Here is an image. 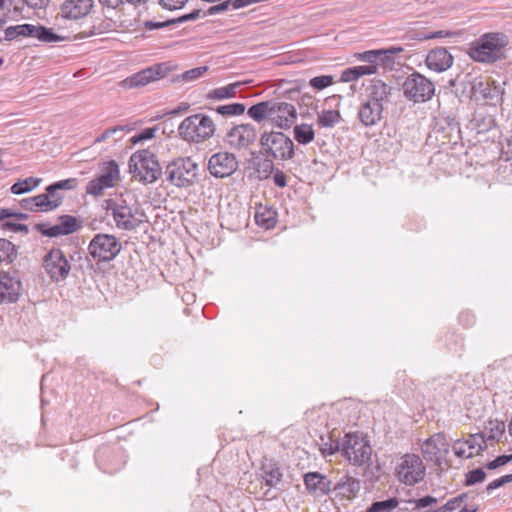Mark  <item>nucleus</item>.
Listing matches in <instances>:
<instances>
[{"instance_id":"de8ad7c7","label":"nucleus","mask_w":512,"mask_h":512,"mask_svg":"<svg viewBox=\"0 0 512 512\" xmlns=\"http://www.w3.org/2000/svg\"><path fill=\"white\" fill-rule=\"evenodd\" d=\"M486 476V472L481 467L470 470L465 474L464 485L473 486L482 483L486 479Z\"/></svg>"},{"instance_id":"5fc2aeb1","label":"nucleus","mask_w":512,"mask_h":512,"mask_svg":"<svg viewBox=\"0 0 512 512\" xmlns=\"http://www.w3.org/2000/svg\"><path fill=\"white\" fill-rule=\"evenodd\" d=\"M356 57L359 61L368 63L367 66H374L375 73H377V59L379 58V53H377V49L367 50L362 53H358Z\"/></svg>"},{"instance_id":"774afa93","label":"nucleus","mask_w":512,"mask_h":512,"mask_svg":"<svg viewBox=\"0 0 512 512\" xmlns=\"http://www.w3.org/2000/svg\"><path fill=\"white\" fill-rule=\"evenodd\" d=\"M104 189V186L98 181V179L94 178L88 182L86 187V193L94 196H99L103 193Z\"/></svg>"},{"instance_id":"a211bd4d","label":"nucleus","mask_w":512,"mask_h":512,"mask_svg":"<svg viewBox=\"0 0 512 512\" xmlns=\"http://www.w3.org/2000/svg\"><path fill=\"white\" fill-rule=\"evenodd\" d=\"M170 70L171 67L167 62L154 64L150 67L142 69L141 71L130 76V88L142 87L152 81L164 78L168 75Z\"/></svg>"},{"instance_id":"7ed1b4c3","label":"nucleus","mask_w":512,"mask_h":512,"mask_svg":"<svg viewBox=\"0 0 512 512\" xmlns=\"http://www.w3.org/2000/svg\"><path fill=\"white\" fill-rule=\"evenodd\" d=\"M342 456L351 464L370 465L372 447L367 435L359 432H349L341 439Z\"/></svg>"},{"instance_id":"1a4fd4ad","label":"nucleus","mask_w":512,"mask_h":512,"mask_svg":"<svg viewBox=\"0 0 512 512\" xmlns=\"http://www.w3.org/2000/svg\"><path fill=\"white\" fill-rule=\"evenodd\" d=\"M404 96L415 102H426L432 98L435 93L434 84L419 72L414 71L404 81L402 85Z\"/></svg>"},{"instance_id":"9b49d317","label":"nucleus","mask_w":512,"mask_h":512,"mask_svg":"<svg viewBox=\"0 0 512 512\" xmlns=\"http://www.w3.org/2000/svg\"><path fill=\"white\" fill-rule=\"evenodd\" d=\"M58 223L49 225L47 223H36L34 229L42 236L56 238L60 236L70 235L82 228L83 220L73 215H60Z\"/></svg>"},{"instance_id":"2eb2a0df","label":"nucleus","mask_w":512,"mask_h":512,"mask_svg":"<svg viewBox=\"0 0 512 512\" xmlns=\"http://www.w3.org/2000/svg\"><path fill=\"white\" fill-rule=\"evenodd\" d=\"M256 128L250 123H242L232 127L224 137L227 144L235 149L249 147L256 140Z\"/></svg>"},{"instance_id":"6e6552de","label":"nucleus","mask_w":512,"mask_h":512,"mask_svg":"<svg viewBox=\"0 0 512 512\" xmlns=\"http://www.w3.org/2000/svg\"><path fill=\"white\" fill-rule=\"evenodd\" d=\"M461 139V129L459 122L454 117L436 118L431 131L428 134L427 141L436 144L439 147L446 145H456Z\"/></svg>"},{"instance_id":"9d476101","label":"nucleus","mask_w":512,"mask_h":512,"mask_svg":"<svg viewBox=\"0 0 512 512\" xmlns=\"http://www.w3.org/2000/svg\"><path fill=\"white\" fill-rule=\"evenodd\" d=\"M43 268L51 281L55 283L65 281L72 266L60 248H51L43 257Z\"/></svg>"},{"instance_id":"e2e57ef3","label":"nucleus","mask_w":512,"mask_h":512,"mask_svg":"<svg viewBox=\"0 0 512 512\" xmlns=\"http://www.w3.org/2000/svg\"><path fill=\"white\" fill-rule=\"evenodd\" d=\"M201 9H194L190 13L183 14L177 18H172L173 25L182 24L188 21H195L201 16Z\"/></svg>"},{"instance_id":"f704fd0d","label":"nucleus","mask_w":512,"mask_h":512,"mask_svg":"<svg viewBox=\"0 0 512 512\" xmlns=\"http://www.w3.org/2000/svg\"><path fill=\"white\" fill-rule=\"evenodd\" d=\"M41 182L42 178L37 177L19 179L11 186L10 191L15 195L25 194L37 188L41 184Z\"/></svg>"},{"instance_id":"58836bf2","label":"nucleus","mask_w":512,"mask_h":512,"mask_svg":"<svg viewBox=\"0 0 512 512\" xmlns=\"http://www.w3.org/2000/svg\"><path fill=\"white\" fill-rule=\"evenodd\" d=\"M341 120V114L338 110H323L318 113L317 123L320 127L332 128Z\"/></svg>"},{"instance_id":"5701e85b","label":"nucleus","mask_w":512,"mask_h":512,"mask_svg":"<svg viewBox=\"0 0 512 512\" xmlns=\"http://www.w3.org/2000/svg\"><path fill=\"white\" fill-rule=\"evenodd\" d=\"M454 58L444 47L431 49L426 56L425 63L430 70L444 72L453 65Z\"/></svg>"},{"instance_id":"0eeeda50","label":"nucleus","mask_w":512,"mask_h":512,"mask_svg":"<svg viewBox=\"0 0 512 512\" xmlns=\"http://www.w3.org/2000/svg\"><path fill=\"white\" fill-rule=\"evenodd\" d=\"M5 36L2 40L13 41L19 37H32L40 42L54 43L68 40V37L61 36L54 32L53 28L46 27L41 24H18L12 25L5 29Z\"/></svg>"},{"instance_id":"cd10ccee","label":"nucleus","mask_w":512,"mask_h":512,"mask_svg":"<svg viewBox=\"0 0 512 512\" xmlns=\"http://www.w3.org/2000/svg\"><path fill=\"white\" fill-rule=\"evenodd\" d=\"M273 102L272 100L258 102L248 108L247 115L257 123L270 120Z\"/></svg>"},{"instance_id":"79ce46f5","label":"nucleus","mask_w":512,"mask_h":512,"mask_svg":"<svg viewBox=\"0 0 512 512\" xmlns=\"http://www.w3.org/2000/svg\"><path fill=\"white\" fill-rule=\"evenodd\" d=\"M399 505V501L396 497H391L382 501L373 502L369 508L371 512H392Z\"/></svg>"},{"instance_id":"ddd939ff","label":"nucleus","mask_w":512,"mask_h":512,"mask_svg":"<svg viewBox=\"0 0 512 512\" xmlns=\"http://www.w3.org/2000/svg\"><path fill=\"white\" fill-rule=\"evenodd\" d=\"M396 474L404 484L413 486L423 480L425 467L418 455L406 454L396 467Z\"/></svg>"},{"instance_id":"13d9d810","label":"nucleus","mask_w":512,"mask_h":512,"mask_svg":"<svg viewBox=\"0 0 512 512\" xmlns=\"http://www.w3.org/2000/svg\"><path fill=\"white\" fill-rule=\"evenodd\" d=\"M142 26L146 30L162 29V28H167V27L173 26V21H172V18L167 19L165 21H153L151 19L145 18L143 20Z\"/></svg>"},{"instance_id":"423d86ee","label":"nucleus","mask_w":512,"mask_h":512,"mask_svg":"<svg viewBox=\"0 0 512 512\" xmlns=\"http://www.w3.org/2000/svg\"><path fill=\"white\" fill-rule=\"evenodd\" d=\"M198 165L189 157L169 162L163 172L165 180L178 188H187L197 181Z\"/></svg>"},{"instance_id":"6e6d98bb","label":"nucleus","mask_w":512,"mask_h":512,"mask_svg":"<svg viewBox=\"0 0 512 512\" xmlns=\"http://www.w3.org/2000/svg\"><path fill=\"white\" fill-rule=\"evenodd\" d=\"M474 78L475 77L472 76V74H470V73H467L465 75H460L459 74L454 79H451L449 81V84L451 86H454V87L457 86V85H462L463 86L462 93H465L467 87L469 86V93L471 94V87H472V82L471 81H473Z\"/></svg>"},{"instance_id":"72a5a7b5","label":"nucleus","mask_w":512,"mask_h":512,"mask_svg":"<svg viewBox=\"0 0 512 512\" xmlns=\"http://www.w3.org/2000/svg\"><path fill=\"white\" fill-rule=\"evenodd\" d=\"M375 74L374 66H353L346 68L340 77L341 82H351L358 80L360 77L364 75H372Z\"/></svg>"},{"instance_id":"473e14b6","label":"nucleus","mask_w":512,"mask_h":512,"mask_svg":"<svg viewBox=\"0 0 512 512\" xmlns=\"http://www.w3.org/2000/svg\"><path fill=\"white\" fill-rule=\"evenodd\" d=\"M134 10L137 11V16L130 21V27L135 26L133 29H130V34H136L135 38L144 37V32H141L139 27L143 25V20L145 18L150 19L151 13L149 12V7L146 4L140 5L135 4Z\"/></svg>"},{"instance_id":"a18cd8bd","label":"nucleus","mask_w":512,"mask_h":512,"mask_svg":"<svg viewBox=\"0 0 512 512\" xmlns=\"http://www.w3.org/2000/svg\"><path fill=\"white\" fill-rule=\"evenodd\" d=\"M475 128L478 133H485L496 126L495 119L491 115H479L474 118Z\"/></svg>"},{"instance_id":"dca6fc26","label":"nucleus","mask_w":512,"mask_h":512,"mask_svg":"<svg viewBox=\"0 0 512 512\" xmlns=\"http://www.w3.org/2000/svg\"><path fill=\"white\" fill-rule=\"evenodd\" d=\"M208 169L210 174L216 178L228 177L238 169V160L232 153L218 152L209 159Z\"/></svg>"},{"instance_id":"c03bdc74","label":"nucleus","mask_w":512,"mask_h":512,"mask_svg":"<svg viewBox=\"0 0 512 512\" xmlns=\"http://www.w3.org/2000/svg\"><path fill=\"white\" fill-rule=\"evenodd\" d=\"M334 82L335 79L333 75H319L309 80V86L315 91H322L334 84Z\"/></svg>"},{"instance_id":"6ab92c4d","label":"nucleus","mask_w":512,"mask_h":512,"mask_svg":"<svg viewBox=\"0 0 512 512\" xmlns=\"http://www.w3.org/2000/svg\"><path fill=\"white\" fill-rule=\"evenodd\" d=\"M297 120V111L294 105L287 102H273L270 121L279 129L287 130Z\"/></svg>"},{"instance_id":"4be33fe9","label":"nucleus","mask_w":512,"mask_h":512,"mask_svg":"<svg viewBox=\"0 0 512 512\" xmlns=\"http://www.w3.org/2000/svg\"><path fill=\"white\" fill-rule=\"evenodd\" d=\"M20 204L24 209L31 212H49L60 207V198L53 200L46 191L45 193L22 199Z\"/></svg>"},{"instance_id":"b1692460","label":"nucleus","mask_w":512,"mask_h":512,"mask_svg":"<svg viewBox=\"0 0 512 512\" xmlns=\"http://www.w3.org/2000/svg\"><path fill=\"white\" fill-rule=\"evenodd\" d=\"M383 110V104L365 100L359 107L358 119L365 127L375 126L382 120Z\"/></svg>"},{"instance_id":"4d7b16f0","label":"nucleus","mask_w":512,"mask_h":512,"mask_svg":"<svg viewBox=\"0 0 512 512\" xmlns=\"http://www.w3.org/2000/svg\"><path fill=\"white\" fill-rule=\"evenodd\" d=\"M446 338L452 341V343H446V347L449 351L458 352L463 350L464 344L460 335H456L454 332H447Z\"/></svg>"},{"instance_id":"7c9ffc66","label":"nucleus","mask_w":512,"mask_h":512,"mask_svg":"<svg viewBox=\"0 0 512 512\" xmlns=\"http://www.w3.org/2000/svg\"><path fill=\"white\" fill-rule=\"evenodd\" d=\"M249 82L250 81H237L223 87L215 88L208 92L207 98L213 100H224L233 98L236 95L237 89L240 88L243 84Z\"/></svg>"},{"instance_id":"052dcab7","label":"nucleus","mask_w":512,"mask_h":512,"mask_svg":"<svg viewBox=\"0 0 512 512\" xmlns=\"http://www.w3.org/2000/svg\"><path fill=\"white\" fill-rule=\"evenodd\" d=\"M1 228L6 231L21 232L25 235L29 233V227L26 224L5 221L2 223Z\"/></svg>"},{"instance_id":"8fccbe9b","label":"nucleus","mask_w":512,"mask_h":512,"mask_svg":"<svg viewBox=\"0 0 512 512\" xmlns=\"http://www.w3.org/2000/svg\"><path fill=\"white\" fill-rule=\"evenodd\" d=\"M323 479V475L319 472H308L304 475V484L310 492H317L319 481Z\"/></svg>"},{"instance_id":"864d4df0","label":"nucleus","mask_w":512,"mask_h":512,"mask_svg":"<svg viewBox=\"0 0 512 512\" xmlns=\"http://www.w3.org/2000/svg\"><path fill=\"white\" fill-rule=\"evenodd\" d=\"M232 7L235 9V0H224L216 5L210 6L203 16L216 15L228 11Z\"/></svg>"},{"instance_id":"39448f33","label":"nucleus","mask_w":512,"mask_h":512,"mask_svg":"<svg viewBox=\"0 0 512 512\" xmlns=\"http://www.w3.org/2000/svg\"><path fill=\"white\" fill-rule=\"evenodd\" d=\"M261 153L276 160H290L295 156L293 141L280 131H264L260 137Z\"/></svg>"},{"instance_id":"37998d69","label":"nucleus","mask_w":512,"mask_h":512,"mask_svg":"<svg viewBox=\"0 0 512 512\" xmlns=\"http://www.w3.org/2000/svg\"><path fill=\"white\" fill-rule=\"evenodd\" d=\"M208 66H199L190 70L185 71L181 75L176 76L172 81L182 80L184 82H191L202 77L207 71Z\"/></svg>"},{"instance_id":"680f3d73","label":"nucleus","mask_w":512,"mask_h":512,"mask_svg":"<svg viewBox=\"0 0 512 512\" xmlns=\"http://www.w3.org/2000/svg\"><path fill=\"white\" fill-rule=\"evenodd\" d=\"M126 129H128V125H119V126H115L113 128H108L106 129L105 131H103L101 133V135H99L95 142H103L105 141L106 139L114 136L115 133H122L124 132Z\"/></svg>"},{"instance_id":"4468645a","label":"nucleus","mask_w":512,"mask_h":512,"mask_svg":"<svg viewBox=\"0 0 512 512\" xmlns=\"http://www.w3.org/2000/svg\"><path fill=\"white\" fill-rule=\"evenodd\" d=\"M23 292L20 278L9 271H0V304L9 305L18 302Z\"/></svg>"},{"instance_id":"20e7f679","label":"nucleus","mask_w":512,"mask_h":512,"mask_svg":"<svg viewBox=\"0 0 512 512\" xmlns=\"http://www.w3.org/2000/svg\"><path fill=\"white\" fill-rule=\"evenodd\" d=\"M214 121L205 114H194L185 118L178 127L179 136L188 142L200 143L211 138L215 132Z\"/></svg>"},{"instance_id":"bb28decb","label":"nucleus","mask_w":512,"mask_h":512,"mask_svg":"<svg viewBox=\"0 0 512 512\" xmlns=\"http://www.w3.org/2000/svg\"><path fill=\"white\" fill-rule=\"evenodd\" d=\"M360 481L348 474L344 475L334 486L333 490L338 492L339 495L351 499L360 491Z\"/></svg>"},{"instance_id":"c9c22d12","label":"nucleus","mask_w":512,"mask_h":512,"mask_svg":"<svg viewBox=\"0 0 512 512\" xmlns=\"http://www.w3.org/2000/svg\"><path fill=\"white\" fill-rule=\"evenodd\" d=\"M207 109L215 111L217 114L223 117H234L244 114L246 106L243 103H229L224 105H218L216 107H207Z\"/></svg>"},{"instance_id":"4c0bfd02","label":"nucleus","mask_w":512,"mask_h":512,"mask_svg":"<svg viewBox=\"0 0 512 512\" xmlns=\"http://www.w3.org/2000/svg\"><path fill=\"white\" fill-rule=\"evenodd\" d=\"M18 256L16 246L5 238H0V262L11 264Z\"/></svg>"},{"instance_id":"ea45409f","label":"nucleus","mask_w":512,"mask_h":512,"mask_svg":"<svg viewBox=\"0 0 512 512\" xmlns=\"http://www.w3.org/2000/svg\"><path fill=\"white\" fill-rule=\"evenodd\" d=\"M269 157L258 159L255 163V170L260 179H268L275 170L273 158Z\"/></svg>"},{"instance_id":"bf43d9fd","label":"nucleus","mask_w":512,"mask_h":512,"mask_svg":"<svg viewBox=\"0 0 512 512\" xmlns=\"http://www.w3.org/2000/svg\"><path fill=\"white\" fill-rule=\"evenodd\" d=\"M510 461H512V453L511 454L499 455L495 459H493L492 461H489L486 464V468L489 469V470H495V469H497V468H499L501 466L506 465Z\"/></svg>"},{"instance_id":"338daca9","label":"nucleus","mask_w":512,"mask_h":512,"mask_svg":"<svg viewBox=\"0 0 512 512\" xmlns=\"http://www.w3.org/2000/svg\"><path fill=\"white\" fill-rule=\"evenodd\" d=\"M298 104L300 107H307L308 109H311L313 111H317L318 109V104L317 102L315 101L314 97L308 93H305L303 95H301L298 99Z\"/></svg>"},{"instance_id":"aec40b11","label":"nucleus","mask_w":512,"mask_h":512,"mask_svg":"<svg viewBox=\"0 0 512 512\" xmlns=\"http://www.w3.org/2000/svg\"><path fill=\"white\" fill-rule=\"evenodd\" d=\"M94 6V0H65L60 6L62 18L78 20L87 16Z\"/></svg>"},{"instance_id":"e433bc0d","label":"nucleus","mask_w":512,"mask_h":512,"mask_svg":"<svg viewBox=\"0 0 512 512\" xmlns=\"http://www.w3.org/2000/svg\"><path fill=\"white\" fill-rule=\"evenodd\" d=\"M293 133L294 139L301 145H307L315 138L313 127L306 123L296 125L293 129Z\"/></svg>"},{"instance_id":"603ef678","label":"nucleus","mask_w":512,"mask_h":512,"mask_svg":"<svg viewBox=\"0 0 512 512\" xmlns=\"http://www.w3.org/2000/svg\"><path fill=\"white\" fill-rule=\"evenodd\" d=\"M468 498L467 493H461L457 497L448 500L443 506L436 509V512H452Z\"/></svg>"},{"instance_id":"f8f14e48","label":"nucleus","mask_w":512,"mask_h":512,"mask_svg":"<svg viewBox=\"0 0 512 512\" xmlns=\"http://www.w3.org/2000/svg\"><path fill=\"white\" fill-rule=\"evenodd\" d=\"M89 254L98 261H111L121 250L118 239L109 234H96L88 246Z\"/></svg>"},{"instance_id":"0e129e2a","label":"nucleus","mask_w":512,"mask_h":512,"mask_svg":"<svg viewBox=\"0 0 512 512\" xmlns=\"http://www.w3.org/2000/svg\"><path fill=\"white\" fill-rule=\"evenodd\" d=\"M129 225H130V230L134 229L135 227H140L144 231H147L148 220H147L146 215L144 213H141L139 215V218H134V216L132 215V211L130 210V222H129Z\"/></svg>"},{"instance_id":"09e8293b","label":"nucleus","mask_w":512,"mask_h":512,"mask_svg":"<svg viewBox=\"0 0 512 512\" xmlns=\"http://www.w3.org/2000/svg\"><path fill=\"white\" fill-rule=\"evenodd\" d=\"M322 441V453L324 455H333L336 452L342 453L341 439L333 440L332 437H328V441H324V437L321 436Z\"/></svg>"},{"instance_id":"2f4dec72","label":"nucleus","mask_w":512,"mask_h":512,"mask_svg":"<svg viewBox=\"0 0 512 512\" xmlns=\"http://www.w3.org/2000/svg\"><path fill=\"white\" fill-rule=\"evenodd\" d=\"M104 188H110L115 185L119 179V167L116 161L110 160L105 164L103 173L96 177Z\"/></svg>"},{"instance_id":"f3484780","label":"nucleus","mask_w":512,"mask_h":512,"mask_svg":"<svg viewBox=\"0 0 512 512\" xmlns=\"http://www.w3.org/2000/svg\"><path fill=\"white\" fill-rule=\"evenodd\" d=\"M442 453H449V445L443 433H437L426 439L422 445V455L426 461L442 466Z\"/></svg>"},{"instance_id":"c85d7f7f","label":"nucleus","mask_w":512,"mask_h":512,"mask_svg":"<svg viewBox=\"0 0 512 512\" xmlns=\"http://www.w3.org/2000/svg\"><path fill=\"white\" fill-rule=\"evenodd\" d=\"M262 478L269 487H276L283 477V473L276 462L263 463L261 467Z\"/></svg>"},{"instance_id":"f257e3e1","label":"nucleus","mask_w":512,"mask_h":512,"mask_svg":"<svg viewBox=\"0 0 512 512\" xmlns=\"http://www.w3.org/2000/svg\"><path fill=\"white\" fill-rule=\"evenodd\" d=\"M508 38L503 33H485L473 41L468 49V55L475 61L484 64H493L505 59V47Z\"/></svg>"},{"instance_id":"c756f323","label":"nucleus","mask_w":512,"mask_h":512,"mask_svg":"<svg viewBox=\"0 0 512 512\" xmlns=\"http://www.w3.org/2000/svg\"><path fill=\"white\" fill-rule=\"evenodd\" d=\"M78 180L76 178H68L65 180L56 181L45 188V191L51 196L53 200L60 198V206L62 205L64 196L59 193V190H73L77 187Z\"/></svg>"},{"instance_id":"49530a36","label":"nucleus","mask_w":512,"mask_h":512,"mask_svg":"<svg viewBox=\"0 0 512 512\" xmlns=\"http://www.w3.org/2000/svg\"><path fill=\"white\" fill-rule=\"evenodd\" d=\"M276 213L271 210H265L262 213L257 212L255 215L256 222L259 226L266 229L273 228L276 224Z\"/></svg>"},{"instance_id":"393cba45","label":"nucleus","mask_w":512,"mask_h":512,"mask_svg":"<svg viewBox=\"0 0 512 512\" xmlns=\"http://www.w3.org/2000/svg\"><path fill=\"white\" fill-rule=\"evenodd\" d=\"M391 90V87L383 80L374 78L370 80V84L366 88V101H371L375 104H383L391 95Z\"/></svg>"},{"instance_id":"f03ea898","label":"nucleus","mask_w":512,"mask_h":512,"mask_svg":"<svg viewBox=\"0 0 512 512\" xmlns=\"http://www.w3.org/2000/svg\"><path fill=\"white\" fill-rule=\"evenodd\" d=\"M132 179L143 184L156 182L163 174L156 154L149 148H139L130 155Z\"/></svg>"},{"instance_id":"a878e982","label":"nucleus","mask_w":512,"mask_h":512,"mask_svg":"<svg viewBox=\"0 0 512 512\" xmlns=\"http://www.w3.org/2000/svg\"><path fill=\"white\" fill-rule=\"evenodd\" d=\"M158 130V126L138 128L137 123H130V149L143 146L145 142L153 140Z\"/></svg>"},{"instance_id":"412c9836","label":"nucleus","mask_w":512,"mask_h":512,"mask_svg":"<svg viewBox=\"0 0 512 512\" xmlns=\"http://www.w3.org/2000/svg\"><path fill=\"white\" fill-rule=\"evenodd\" d=\"M471 87V97L479 94L483 100L499 101L502 100L504 88L495 80L492 83L484 82L482 78H474Z\"/></svg>"},{"instance_id":"69168bd1","label":"nucleus","mask_w":512,"mask_h":512,"mask_svg":"<svg viewBox=\"0 0 512 512\" xmlns=\"http://www.w3.org/2000/svg\"><path fill=\"white\" fill-rule=\"evenodd\" d=\"M409 502L415 504V509H422V508H426L428 506L434 505L438 501H437V498H435L431 495H426V496L418 498V499H412Z\"/></svg>"},{"instance_id":"3c124183","label":"nucleus","mask_w":512,"mask_h":512,"mask_svg":"<svg viewBox=\"0 0 512 512\" xmlns=\"http://www.w3.org/2000/svg\"><path fill=\"white\" fill-rule=\"evenodd\" d=\"M377 53H379V58L377 59V68L381 66L385 70H392L396 64L395 58L386 52V48L377 49Z\"/></svg>"},{"instance_id":"a19ab883","label":"nucleus","mask_w":512,"mask_h":512,"mask_svg":"<svg viewBox=\"0 0 512 512\" xmlns=\"http://www.w3.org/2000/svg\"><path fill=\"white\" fill-rule=\"evenodd\" d=\"M488 429L490 434L486 437V441L500 442L501 437L505 433V423L501 420H490L488 422Z\"/></svg>"}]
</instances>
